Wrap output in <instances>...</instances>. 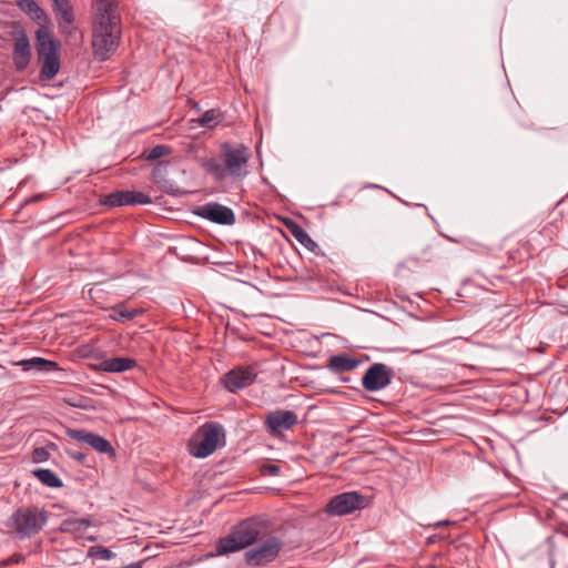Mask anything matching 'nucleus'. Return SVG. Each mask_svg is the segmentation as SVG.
<instances>
[{
  "mask_svg": "<svg viewBox=\"0 0 568 568\" xmlns=\"http://www.w3.org/2000/svg\"><path fill=\"white\" fill-rule=\"evenodd\" d=\"M13 39L12 61L18 72L24 71L32 59V50L29 37L22 27H17L11 31Z\"/></svg>",
  "mask_w": 568,
  "mask_h": 568,
  "instance_id": "6e6552de",
  "label": "nucleus"
},
{
  "mask_svg": "<svg viewBox=\"0 0 568 568\" xmlns=\"http://www.w3.org/2000/svg\"><path fill=\"white\" fill-rule=\"evenodd\" d=\"M171 152H172V150L170 146L159 144L150 150V152L146 155V159L150 161H155V160H159L161 158H164V156L171 154Z\"/></svg>",
  "mask_w": 568,
  "mask_h": 568,
  "instance_id": "c85d7f7f",
  "label": "nucleus"
},
{
  "mask_svg": "<svg viewBox=\"0 0 568 568\" xmlns=\"http://www.w3.org/2000/svg\"><path fill=\"white\" fill-rule=\"evenodd\" d=\"M50 454L45 447H37L32 452L33 463H44L49 459Z\"/></svg>",
  "mask_w": 568,
  "mask_h": 568,
  "instance_id": "c756f323",
  "label": "nucleus"
},
{
  "mask_svg": "<svg viewBox=\"0 0 568 568\" xmlns=\"http://www.w3.org/2000/svg\"><path fill=\"white\" fill-rule=\"evenodd\" d=\"M36 50L40 64V79L50 81L55 78L61 68V42L54 38L47 26H41L36 32Z\"/></svg>",
  "mask_w": 568,
  "mask_h": 568,
  "instance_id": "7ed1b4c3",
  "label": "nucleus"
},
{
  "mask_svg": "<svg viewBox=\"0 0 568 568\" xmlns=\"http://www.w3.org/2000/svg\"><path fill=\"white\" fill-rule=\"evenodd\" d=\"M256 376L257 373L253 366H239L224 374L221 383L226 390L236 393L252 385Z\"/></svg>",
  "mask_w": 568,
  "mask_h": 568,
  "instance_id": "9d476101",
  "label": "nucleus"
},
{
  "mask_svg": "<svg viewBox=\"0 0 568 568\" xmlns=\"http://www.w3.org/2000/svg\"><path fill=\"white\" fill-rule=\"evenodd\" d=\"M265 424L273 435H277L296 425L297 415L292 410H276L266 417Z\"/></svg>",
  "mask_w": 568,
  "mask_h": 568,
  "instance_id": "dca6fc26",
  "label": "nucleus"
},
{
  "mask_svg": "<svg viewBox=\"0 0 568 568\" xmlns=\"http://www.w3.org/2000/svg\"><path fill=\"white\" fill-rule=\"evenodd\" d=\"M33 475L41 484L50 488H59L62 486L61 479L51 469L37 468L33 470Z\"/></svg>",
  "mask_w": 568,
  "mask_h": 568,
  "instance_id": "5701e85b",
  "label": "nucleus"
},
{
  "mask_svg": "<svg viewBox=\"0 0 568 568\" xmlns=\"http://www.w3.org/2000/svg\"><path fill=\"white\" fill-rule=\"evenodd\" d=\"M556 235V227L552 224H547L540 230H532L528 233L524 243L534 255L536 252L547 246Z\"/></svg>",
  "mask_w": 568,
  "mask_h": 568,
  "instance_id": "4468645a",
  "label": "nucleus"
},
{
  "mask_svg": "<svg viewBox=\"0 0 568 568\" xmlns=\"http://www.w3.org/2000/svg\"><path fill=\"white\" fill-rule=\"evenodd\" d=\"M29 2H31V0H20V1L17 2V4L23 11L24 8L29 4Z\"/></svg>",
  "mask_w": 568,
  "mask_h": 568,
  "instance_id": "f704fd0d",
  "label": "nucleus"
},
{
  "mask_svg": "<svg viewBox=\"0 0 568 568\" xmlns=\"http://www.w3.org/2000/svg\"><path fill=\"white\" fill-rule=\"evenodd\" d=\"M106 203L111 206L145 205L151 203V196L139 191H116L108 195Z\"/></svg>",
  "mask_w": 568,
  "mask_h": 568,
  "instance_id": "2eb2a0df",
  "label": "nucleus"
},
{
  "mask_svg": "<svg viewBox=\"0 0 568 568\" xmlns=\"http://www.w3.org/2000/svg\"><path fill=\"white\" fill-rule=\"evenodd\" d=\"M26 13L30 16L31 19L40 22V21H47V16L44 11L37 4L34 0H31L29 4L23 10Z\"/></svg>",
  "mask_w": 568,
  "mask_h": 568,
  "instance_id": "a878e982",
  "label": "nucleus"
},
{
  "mask_svg": "<svg viewBox=\"0 0 568 568\" xmlns=\"http://www.w3.org/2000/svg\"><path fill=\"white\" fill-rule=\"evenodd\" d=\"M394 372L383 363L371 365L362 377V385L368 392H378L386 388L393 381Z\"/></svg>",
  "mask_w": 568,
  "mask_h": 568,
  "instance_id": "1a4fd4ad",
  "label": "nucleus"
},
{
  "mask_svg": "<svg viewBox=\"0 0 568 568\" xmlns=\"http://www.w3.org/2000/svg\"><path fill=\"white\" fill-rule=\"evenodd\" d=\"M291 233L297 240V242L307 248L311 252H316L320 247L315 241L310 236V234L296 223H293V226L290 227Z\"/></svg>",
  "mask_w": 568,
  "mask_h": 568,
  "instance_id": "412c9836",
  "label": "nucleus"
},
{
  "mask_svg": "<svg viewBox=\"0 0 568 568\" xmlns=\"http://www.w3.org/2000/svg\"><path fill=\"white\" fill-rule=\"evenodd\" d=\"M89 556L95 559L110 560L114 557V554L103 546H93L89 549Z\"/></svg>",
  "mask_w": 568,
  "mask_h": 568,
  "instance_id": "bb28decb",
  "label": "nucleus"
},
{
  "mask_svg": "<svg viewBox=\"0 0 568 568\" xmlns=\"http://www.w3.org/2000/svg\"><path fill=\"white\" fill-rule=\"evenodd\" d=\"M139 314H141V311H139V310H128V308L123 307L122 305H119L113 308V314L111 315V317L114 321L124 322V321L133 320Z\"/></svg>",
  "mask_w": 568,
  "mask_h": 568,
  "instance_id": "393cba45",
  "label": "nucleus"
},
{
  "mask_svg": "<svg viewBox=\"0 0 568 568\" xmlns=\"http://www.w3.org/2000/svg\"><path fill=\"white\" fill-rule=\"evenodd\" d=\"M59 27L64 30L67 29L74 20L72 8L61 10L55 12Z\"/></svg>",
  "mask_w": 568,
  "mask_h": 568,
  "instance_id": "cd10ccee",
  "label": "nucleus"
},
{
  "mask_svg": "<svg viewBox=\"0 0 568 568\" xmlns=\"http://www.w3.org/2000/svg\"><path fill=\"white\" fill-rule=\"evenodd\" d=\"M24 557L20 554H13L11 557H9L7 560L3 561L4 566L20 564Z\"/></svg>",
  "mask_w": 568,
  "mask_h": 568,
  "instance_id": "473e14b6",
  "label": "nucleus"
},
{
  "mask_svg": "<svg viewBox=\"0 0 568 568\" xmlns=\"http://www.w3.org/2000/svg\"><path fill=\"white\" fill-rule=\"evenodd\" d=\"M67 435L78 442L85 443L90 447H92L94 450L101 454H108L111 457L115 456V450L112 447L111 443L94 433L84 430V429H68Z\"/></svg>",
  "mask_w": 568,
  "mask_h": 568,
  "instance_id": "f8f14e48",
  "label": "nucleus"
},
{
  "mask_svg": "<svg viewBox=\"0 0 568 568\" xmlns=\"http://www.w3.org/2000/svg\"><path fill=\"white\" fill-rule=\"evenodd\" d=\"M221 439H224L223 427L217 423H205L190 438L187 450L195 458H205L216 450Z\"/></svg>",
  "mask_w": 568,
  "mask_h": 568,
  "instance_id": "423d86ee",
  "label": "nucleus"
},
{
  "mask_svg": "<svg viewBox=\"0 0 568 568\" xmlns=\"http://www.w3.org/2000/svg\"><path fill=\"white\" fill-rule=\"evenodd\" d=\"M359 364V361L353 356L341 354L333 355L328 358L326 367L335 374L354 371Z\"/></svg>",
  "mask_w": 568,
  "mask_h": 568,
  "instance_id": "6ab92c4d",
  "label": "nucleus"
},
{
  "mask_svg": "<svg viewBox=\"0 0 568 568\" xmlns=\"http://www.w3.org/2000/svg\"><path fill=\"white\" fill-rule=\"evenodd\" d=\"M95 21L92 33V49L95 60L105 61L116 50L121 39L120 17L115 0H93Z\"/></svg>",
  "mask_w": 568,
  "mask_h": 568,
  "instance_id": "f257e3e1",
  "label": "nucleus"
},
{
  "mask_svg": "<svg viewBox=\"0 0 568 568\" xmlns=\"http://www.w3.org/2000/svg\"><path fill=\"white\" fill-rule=\"evenodd\" d=\"M91 526V521L87 518H69L62 523V531L74 535L83 534Z\"/></svg>",
  "mask_w": 568,
  "mask_h": 568,
  "instance_id": "4be33fe9",
  "label": "nucleus"
},
{
  "mask_svg": "<svg viewBox=\"0 0 568 568\" xmlns=\"http://www.w3.org/2000/svg\"><path fill=\"white\" fill-rule=\"evenodd\" d=\"M283 546L284 542L280 537L268 536L245 551V562L252 567H264L278 557Z\"/></svg>",
  "mask_w": 568,
  "mask_h": 568,
  "instance_id": "0eeeda50",
  "label": "nucleus"
},
{
  "mask_svg": "<svg viewBox=\"0 0 568 568\" xmlns=\"http://www.w3.org/2000/svg\"><path fill=\"white\" fill-rule=\"evenodd\" d=\"M503 250L508 261L514 264L521 263L532 256L524 241L516 242L513 236H508L504 240Z\"/></svg>",
  "mask_w": 568,
  "mask_h": 568,
  "instance_id": "f3484780",
  "label": "nucleus"
},
{
  "mask_svg": "<svg viewBox=\"0 0 568 568\" xmlns=\"http://www.w3.org/2000/svg\"><path fill=\"white\" fill-rule=\"evenodd\" d=\"M250 159L251 151L247 146L224 142L220 146V154L203 161L202 168L215 181H223L226 178L242 180L248 173Z\"/></svg>",
  "mask_w": 568,
  "mask_h": 568,
  "instance_id": "f03ea898",
  "label": "nucleus"
},
{
  "mask_svg": "<svg viewBox=\"0 0 568 568\" xmlns=\"http://www.w3.org/2000/svg\"><path fill=\"white\" fill-rule=\"evenodd\" d=\"M48 521V511L37 506L20 507L10 516L7 528L20 539L37 535Z\"/></svg>",
  "mask_w": 568,
  "mask_h": 568,
  "instance_id": "39448f33",
  "label": "nucleus"
},
{
  "mask_svg": "<svg viewBox=\"0 0 568 568\" xmlns=\"http://www.w3.org/2000/svg\"><path fill=\"white\" fill-rule=\"evenodd\" d=\"M223 119V113L219 109H210L197 119L200 126L212 129Z\"/></svg>",
  "mask_w": 568,
  "mask_h": 568,
  "instance_id": "b1692460",
  "label": "nucleus"
},
{
  "mask_svg": "<svg viewBox=\"0 0 568 568\" xmlns=\"http://www.w3.org/2000/svg\"><path fill=\"white\" fill-rule=\"evenodd\" d=\"M364 497L356 491L342 493L334 496L327 504L326 511L333 516H343L362 508Z\"/></svg>",
  "mask_w": 568,
  "mask_h": 568,
  "instance_id": "9b49d317",
  "label": "nucleus"
},
{
  "mask_svg": "<svg viewBox=\"0 0 568 568\" xmlns=\"http://www.w3.org/2000/svg\"><path fill=\"white\" fill-rule=\"evenodd\" d=\"M136 361L131 357H113L101 361L98 368L105 373H123L133 369Z\"/></svg>",
  "mask_w": 568,
  "mask_h": 568,
  "instance_id": "a211bd4d",
  "label": "nucleus"
},
{
  "mask_svg": "<svg viewBox=\"0 0 568 568\" xmlns=\"http://www.w3.org/2000/svg\"><path fill=\"white\" fill-rule=\"evenodd\" d=\"M263 523L257 518H247L233 526L231 531L215 544L219 556L240 551L254 545L262 534Z\"/></svg>",
  "mask_w": 568,
  "mask_h": 568,
  "instance_id": "20e7f679",
  "label": "nucleus"
},
{
  "mask_svg": "<svg viewBox=\"0 0 568 568\" xmlns=\"http://www.w3.org/2000/svg\"><path fill=\"white\" fill-rule=\"evenodd\" d=\"M13 366H21L26 372L34 369L38 372H51L58 371L59 364L53 361H49L42 357H32L28 359H21L18 362H12Z\"/></svg>",
  "mask_w": 568,
  "mask_h": 568,
  "instance_id": "aec40b11",
  "label": "nucleus"
},
{
  "mask_svg": "<svg viewBox=\"0 0 568 568\" xmlns=\"http://www.w3.org/2000/svg\"><path fill=\"white\" fill-rule=\"evenodd\" d=\"M67 454L70 458L79 462V463H84L85 458H87V455L82 452H75V450H72V449H68L67 450Z\"/></svg>",
  "mask_w": 568,
  "mask_h": 568,
  "instance_id": "7c9ffc66",
  "label": "nucleus"
},
{
  "mask_svg": "<svg viewBox=\"0 0 568 568\" xmlns=\"http://www.w3.org/2000/svg\"><path fill=\"white\" fill-rule=\"evenodd\" d=\"M165 164H166L165 162H160V163H159L158 169L155 170V172H156V171H160L161 166H163V165H165Z\"/></svg>",
  "mask_w": 568,
  "mask_h": 568,
  "instance_id": "c9c22d12",
  "label": "nucleus"
},
{
  "mask_svg": "<svg viewBox=\"0 0 568 568\" xmlns=\"http://www.w3.org/2000/svg\"><path fill=\"white\" fill-rule=\"evenodd\" d=\"M53 3L55 12L71 8L68 0H53Z\"/></svg>",
  "mask_w": 568,
  "mask_h": 568,
  "instance_id": "2f4dec72",
  "label": "nucleus"
},
{
  "mask_svg": "<svg viewBox=\"0 0 568 568\" xmlns=\"http://www.w3.org/2000/svg\"><path fill=\"white\" fill-rule=\"evenodd\" d=\"M197 214L216 224L232 225L235 222L233 210L216 202H210L200 206Z\"/></svg>",
  "mask_w": 568,
  "mask_h": 568,
  "instance_id": "ddd939ff",
  "label": "nucleus"
},
{
  "mask_svg": "<svg viewBox=\"0 0 568 568\" xmlns=\"http://www.w3.org/2000/svg\"><path fill=\"white\" fill-rule=\"evenodd\" d=\"M264 469L270 475H277L280 473V467L275 464H267L264 466Z\"/></svg>",
  "mask_w": 568,
  "mask_h": 568,
  "instance_id": "72a5a7b5",
  "label": "nucleus"
}]
</instances>
